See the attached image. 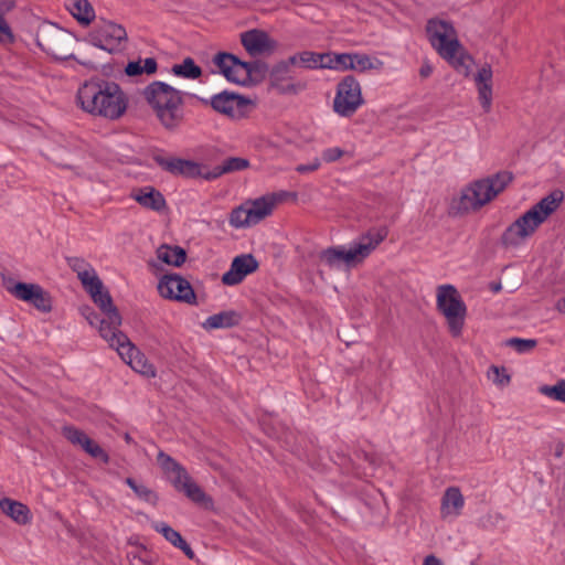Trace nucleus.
I'll return each mask as SVG.
<instances>
[{"label":"nucleus","instance_id":"f257e3e1","mask_svg":"<svg viewBox=\"0 0 565 565\" xmlns=\"http://www.w3.org/2000/svg\"><path fill=\"white\" fill-rule=\"evenodd\" d=\"M73 268L77 273V277L85 290L104 315V318L99 319L95 312L87 308L83 310L85 319L90 326L98 329L99 335L111 349L117 351L120 359L135 372L146 377H154L157 375L154 366L131 343L128 337L119 330L121 317L113 305L111 298L95 269L82 260H75Z\"/></svg>","mask_w":565,"mask_h":565},{"label":"nucleus","instance_id":"f03ea898","mask_svg":"<svg viewBox=\"0 0 565 565\" xmlns=\"http://www.w3.org/2000/svg\"><path fill=\"white\" fill-rule=\"evenodd\" d=\"M76 104L89 115L115 120L126 113L128 97L118 84L95 77L78 87Z\"/></svg>","mask_w":565,"mask_h":565},{"label":"nucleus","instance_id":"7ed1b4c3","mask_svg":"<svg viewBox=\"0 0 565 565\" xmlns=\"http://www.w3.org/2000/svg\"><path fill=\"white\" fill-rule=\"evenodd\" d=\"M564 192L554 190L518 216L503 232L501 241L508 248H519L559 209Z\"/></svg>","mask_w":565,"mask_h":565},{"label":"nucleus","instance_id":"20e7f679","mask_svg":"<svg viewBox=\"0 0 565 565\" xmlns=\"http://www.w3.org/2000/svg\"><path fill=\"white\" fill-rule=\"evenodd\" d=\"M511 181L512 175L509 172L477 180L461 190L458 199L454 201V209L458 212L476 211L498 196Z\"/></svg>","mask_w":565,"mask_h":565},{"label":"nucleus","instance_id":"39448f33","mask_svg":"<svg viewBox=\"0 0 565 565\" xmlns=\"http://www.w3.org/2000/svg\"><path fill=\"white\" fill-rule=\"evenodd\" d=\"M289 195L286 191H279L245 200L232 210L228 224L236 230L253 227L269 217Z\"/></svg>","mask_w":565,"mask_h":565},{"label":"nucleus","instance_id":"423d86ee","mask_svg":"<svg viewBox=\"0 0 565 565\" xmlns=\"http://www.w3.org/2000/svg\"><path fill=\"white\" fill-rule=\"evenodd\" d=\"M142 95L166 128H173L181 121L182 97L175 88L153 82L143 89Z\"/></svg>","mask_w":565,"mask_h":565},{"label":"nucleus","instance_id":"0eeeda50","mask_svg":"<svg viewBox=\"0 0 565 565\" xmlns=\"http://www.w3.org/2000/svg\"><path fill=\"white\" fill-rule=\"evenodd\" d=\"M385 234L377 232L361 237L352 245L329 248L321 254V262L330 267H353L363 262L383 241Z\"/></svg>","mask_w":565,"mask_h":565},{"label":"nucleus","instance_id":"6e6552de","mask_svg":"<svg viewBox=\"0 0 565 565\" xmlns=\"http://www.w3.org/2000/svg\"><path fill=\"white\" fill-rule=\"evenodd\" d=\"M157 161L163 169L172 173H180L186 177H204L205 179H214L223 173L241 171L249 167L248 160L238 157L224 160L212 173H206L203 164L190 160L158 157Z\"/></svg>","mask_w":565,"mask_h":565},{"label":"nucleus","instance_id":"1a4fd4ad","mask_svg":"<svg viewBox=\"0 0 565 565\" xmlns=\"http://www.w3.org/2000/svg\"><path fill=\"white\" fill-rule=\"evenodd\" d=\"M157 462L168 481L195 503L207 505L210 500L202 489L192 480L186 470L169 455L159 451Z\"/></svg>","mask_w":565,"mask_h":565},{"label":"nucleus","instance_id":"9d476101","mask_svg":"<svg viewBox=\"0 0 565 565\" xmlns=\"http://www.w3.org/2000/svg\"><path fill=\"white\" fill-rule=\"evenodd\" d=\"M437 307L446 318L452 335L458 337L463 328L467 308L457 289L451 285L437 288Z\"/></svg>","mask_w":565,"mask_h":565},{"label":"nucleus","instance_id":"9b49d317","mask_svg":"<svg viewBox=\"0 0 565 565\" xmlns=\"http://www.w3.org/2000/svg\"><path fill=\"white\" fill-rule=\"evenodd\" d=\"M430 44L459 74H472L473 57L457 38H430Z\"/></svg>","mask_w":565,"mask_h":565},{"label":"nucleus","instance_id":"f8f14e48","mask_svg":"<svg viewBox=\"0 0 565 565\" xmlns=\"http://www.w3.org/2000/svg\"><path fill=\"white\" fill-rule=\"evenodd\" d=\"M362 88L352 76L344 77L338 83L332 108L341 117H351L363 105Z\"/></svg>","mask_w":565,"mask_h":565},{"label":"nucleus","instance_id":"ddd939ff","mask_svg":"<svg viewBox=\"0 0 565 565\" xmlns=\"http://www.w3.org/2000/svg\"><path fill=\"white\" fill-rule=\"evenodd\" d=\"M6 289L14 298L26 302L42 312H49L52 309L50 295L38 284L9 281Z\"/></svg>","mask_w":565,"mask_h":565},{"label":"nucleus","instance_id":"4468645a","mask_svg":"<svg viewBox=\"0 0 565 565\" xmlns=\"http://www.w3.org/2000/svg\"><path fill=\"white\" fill-rule=\"evenodd\" d=\"M159 295L168 300L193 305L196 296L191 284L178 274L163 275L157 285Z\"/></svg>","mask_w":565,"mask_h":565},{"label":"nucleus","instance_id":"2eb2a0df","mask_svg":"<svg viewBox=\"0 0 565 565\" xmlns=\"http://www.w3.org/2000/svg\"><path fill=\"white\" fill-rule=\"evenodd\" d=\"M290 58L277 63L269 73L271 86L284 95H298L307 88V83L296 79L290 74Z\"/></svg>","mask_w":565,"mask_h":565},{"label":"nucleus","instance_id":"dca6fc26","mask_svg":"<svg viewBox=\"0 0 565 565\" xmlns=\"http://www.w3.org/2000/svg\"><path fill=\"white\" fill-rule=\"evenodd\" d=\"M210 104L215 111L231 119H241L250 109V102L248 99L228 92H222L212 96Z\"/></svg>","mask_w":565,"mask_h":565},{"label":"nucleus","instance_id":"f3484780","mask_svg":"<svg viewBox=\"0 0 565 565\" xmlns=\"http://www.w3.org/2000/svg\"><path fill=\"white\" fill-rule=\"evenodd\" d=\"M217 71L230 82L245 85L250 81V66L241 62L234 55L218 53L213 58Z\"/></svg>","mask_w":565,"mask_h":565},{"label":"nucleus","instance_id":"a211bd4d","mask_svg":"<svg viewBox=\"0 0 565 565\" xmlns=\"http://www.w3.org/2000/svg\"><path fill=\"white\" fill-rule=\"evenodd\" d=\"M478 102L484 113H490L493 102V71L490 64H482L473 74Z\"/></svg>","mask_w":565,"mask_h":565},{"label":"nucleus","instance_id":"6ab92c4d","mask_svg":"<svg viewBox=\"0 0 565 565\" xmlns=\"http://www.w3.org/2000/svg\"><path fill=\"white\" fill-rule=\"evenodd\" d=\"M292 66L307 68V70H320L329 68L335 71V53H318L312 51L298 52L290 57Z\"/></svg>","mask_w":565,"mask_h":565},{"label":"nucleus","instance_id":"aec40b11","mask_svg":"<svg viewBox=\"0 0 565 565\" xmlns=\"http://www.w3.org/2000/svg\"><path fill=\"white\" fill-rule=\"evenodd\" d=\"M257 262L252 255H242L233 259L230 269L222 276L226 286H235L257 269Z\"/></svg>","mask_w":565,"mask_h":565},{"label":"nucleus","instance_id":"412c9836","mask_svg":"<svg viewBox=\"0 0 565 565\" xmlns=\"http://www.w3.org/2000/svg\"><path fill=\"white\" fill-rule=\"evenodd\" d=\"M63 434L70 443L81 447L93 458L103 462L108 461V455L105 452V450L96 441L90 439L85 433L74 427H65Z\"/></svg>","mask_w":565,"mask_h":565},{"label":"nucleus","instance_id":"4be33fe9","mask_svg":"<svg viewBox=\"0 0 565 565\" xmlns=\"http://www.w3.org/2000/svg\"><path fill=\"white\" fill-rule=\"evenodd\" d=\"M465 498L457 487L447 488L440 501V516L446 521L456 520L462 512Z\"/></svg>","mask_w":565,"mask_h":565},{"label":"nucleus","instance_id":"5701e85b","mask_svg":"<svg viewBox=\"0 0 565 565\" xmlns=\"http://www.w3.org/2000/svg\"><path fill=\"white\" fill-rule=\"evenodd\" d=\"M335 71L354 70L358 72H364L367 70L376 68L379 62L370 58L363 54H349L340 53L337 54Z\"/></svg>","mask_w":565,"mask_h":565},{"label":"nucleus","instance_id":"b1692460","mask_svg":"<svg viewBox=\"0 0 565 565\" xmlns=\"http://www.w3.org/2000/svg\"><path fill=\"white\" fill-rule=\"evenodd\" d=\"M246 52L256 58L268 57L278 49L274 38H242Z\"/></svg>","mask_w":565,"mask_h":565},{"label":"nucleus","instance_id":"393cba45","mask_svg":"<svg viewBox=\"0 0 565 565\" xmlns=\"http://www.w3.org/2000/svg\"><path fill=\"white\" fill-rule=\"evenodd\" d=\"M0 510L4 515L19 525H26L32 521V513L30 509L22 502L10 498H3L0 500Z\"/></svg>","mask_w":565,"mask_h":565},{"label":"nucleus","instance_id":"a878e982","mask_svg":"<svg viewBox=\"0 0 565 565\" xmlns=\"http://www.w3.org/2000/svg\"><path fill=\"white\" fill-rule=\"evenodd\" d=\"M241 316L238 312L234 310H226L210 316L205 319L202 326L205 330L224 329L236 326Z\"/></svg>","mask_w":565,"mask_h":565},{"label":"nucleus","instance_id":"bb28decb","mask_svg":"<svg viewBox=\"0 0 565 565\" xmlns=\"http://www.w3.org/2000/svg\"><path fill=\"white\" fill-rule=\"evenodd\" d=\"M70 13L82 24H89L95 18V11L87 0H66Z\"/></svg>","mask_w":565,"mask_h":565},{"label":"nucleus","instance_id":"cd10ccee","mask_svg":"<svg viewBox=\"0 0 565 565\" xmlns=\"http://www.w3.org/2000/svg\"><path fill=\"white\" fill-rule=\"evenodd\" d=\"M134 199L142 206L160 211L164 207L163 196L152 188H143L137 190L132 194Z\"/></svg>","mask_w":565,"mask_h":565},{"label":"nucleus","instance_id":"c85d7f7f","mask_svg":"<svg viewBox=\"0 0 565 565\" xmlns=\"http://www.w3.org/2000/svg\"><path fill=\"white\" fill-rule=\"evenodd\" d=\"M157 257L163 264L180 267L185 262V252L179 246L161 245L157 249Z\"/></svg>","mask_w":565,"mask_h":565},{"label":"nucleus","instance_id":"c756f323","mask_svg":"<svg viewBox=\"0 0 565 565\" xmlns=\"http://www.w3.org/2000/svg\"><path fill=\"white\" fill-rule=\"evenodd\" d=\"M45 41H38V45L46 51L54 58H68L73 53L67 47L63 38H44Z\"/></svg>","mask_w":565,"mask_h":565},{"label":"nucleus","instance_id":"7c9ffc66","mask_svg":"<svg viewBox=\"0 0 565 565\" xmlns=\"http://www.w3.org/2000/svg\"><path fill=\"white\" fill-rule=\"evenodd\" d=\"M157 70V63L153 58L148 57L145 60L131 61L127 64L125 73L128 76H139L142 74H152Z\"/></svg>","mask_w":565,"mask_h":565},{"label":"nucleus","instance_id":"2f4dec72","mask_svg":"<svg viewBox=\"0 0 565 565\" xmlns=\"http://www.w3.org/2000/svg\"><path fill=\"white\" fill-rule=\"evenodd\" d=\"M427 35H455L456 30L452 23L446 19H430L426 25Z\"/></svg>","mask_w":565,"mask_h":565},{"label":"nucleus","instance_id":"473e14b6","mask_svg":"<svg viewBox=\"0 0 565 565\" xmlns=\"http://www.w3.org/2000/svg\"><path fill=\"white\" fill-rule=\"evenodd\" d=\"M172 73L183 78L196 79L201 76L202 71L192 58H185L182 63L172 66Z\"/></svg>","mask_w":565,"mask_h":565},{"label":"nucleus","instance_id":"72a5a7b5","mask_svg":"<svg viewBox=\"0 0 565 565\" xmlns=\"http://www.w3.org/2000/svg\"><path fill=\"white\" fill-rule=\"evenodd\" d=\"M487 377L500 388L507 387L511 382V376L503 366L491 365L487 372Z\"/></svg>","mask_w":565,"mask_h":565},{"label":"nucleus","instance_id":"f704fd0d","mask_svg":"<svg viewBox=\"0 0 565 565\" xmlns=\"http://www.w3.org/2000/svg\"><path fill=\"white\" fill-rule=\"evenodd\" d=\"M126 483L131 488V490L140 500L152 505L157 503V494L145 484L138 483L131 478H127Z\"/></svg>","mask_w":565,"mask_h":565},{"label":"nucleus","instance_id":"c9c22d12","mask_svg":"<svg viewBox=\"0 0 565 565\" xmlns=\"http://www.w3.org/2000/svg\"><path fill=\"white\" fill-rule=\"evenodd\" d=\"M539 392L556 402L565 404V380L558 381L555 385H542Z\"/></svg>","mask_w":565,"mask_h":565},{"label":"nucleus","instance_id":"e433bc0d","mask_svg":"<svg viewBox=\"0 0 565 565\" xmlns=\"http://www.w3.org/2000/svg\"><path fill=\"white\" fill-rule=\"evenodd\" d=\"M153 527L175 547L183 541L181 534L164 522H157L153 524Z\"/></svg>","mask_w":565,"mask_h":565},{"label":"nucleus","instance_id":"4c0bfd02","mask_svg":"<svg viewBox=\"0 0 565 565\" xmlns=\"http://www.w3.org/2000/svg\"><path fill=\"white\" fill-rule=\"evenodd\" d=\"M14 8V1H0V35H12V30L6 20V15Z\"/></svg>","mask_w":565,"mask_h":565},{"label":"nucleus","instance_id":"58836bf2","mask_svg":"<svg viewBox=\"0 0 565 565\" xmlns=\"http://www.w3.org/2000/svg\"><path fill=\"white\" fill-rule=\"evenodd\" d=\"M121 38H93V45L107 51L108 53H114L119 50Z\"/></svg>","mask_w":565,"mask_h":565},{"label":"nucleus","instance_id":"ea45409f","mask_svg":"<svg viewBox=\"0 0 565 565\" xmlns=\"http://www.w3.org/2000/svg\"><path fill=\"white\" fill-rule=\"evenodd\" d=\"M100 35H127L126 29L113 21L103 20L98 24Z\"/></svg>","mask_w":565,"mask_h":565},{"label":"nucleus","instance_id":"a19ab883","mask_svg":"<svg viewBox=\"0 0 565 565\" xmlns=\"http://www.w3.org/2000/svg\"><path fill=\"white\" fill-rule=\"evenodd\" d=\"M507 344L518 353H527L536 347V341L533 339L512 338L507 341Z\"/></svg>","mask_w":565,"mask_h":565},{"label":"nucleus","instance_id":"79ce46f5","mask_svg":"<svg viewBox=\"0 0 565 565\" xmlns=\"http://www.w3.org/2000/svg\"><path fill=\"white\" fill-rule=\"evenodd\" d=\"M321 166L319 158H313L308 163H301L296 167V171L300 174H308L317 171Z\"/></svg>","mask_w":565,"mask_h":565},{"label":"nucleus","instance_id":"37998d69","mask_svg":"<svg viewBox=\"0 0 565 565\" xmlns=\"http://www.w3.org/2000/svg\"><path fill=\"white\" fill-rule=\"evenodd\" d=\"M344 151L341 148L332 147L322 152V159L326 162H333L343 156Z\"/></svg>","mask_w":565,"mask_h":565},{"label":"nucleus","instance_id":"c03bdc74","mask_svg":"<svg viewBox=\"0 0 565 565\" xmlns=\"http://www.w3.org/2000/svg\"><path fill=\"white\" fill-rule=\"evenodd\" d=\"M130 565H153L148 553L146 551H140L138 554H135L130 558Z\"/></svg>","mask_w":565,"mask_h":565},{"label":"nucleus","instance_id":"a18cd8bd","mask_svg":"<svg viewBox=\"0 0 565 565\" xmlns=\"http://www.w3.org/2000/svg\"><path fill=\"white\" fill-rule=\"evenodd\" d=\"M178 548H180L181 551H183V553L190 558V559H193L195 557L194 555V552L192 551V548L189 546V544L183 540L181 542L180 545L177 546Z\"/></svg>","mask_w":565,"mask_h":565},{"label":"nucleus","instance_id":"49530a36","mask_svg":"<svg viewBox=\"0 0 565 565\" xmlns=\"http://www.w3.org/2000/svg\"><path fill=\"white\" fill-rule=\"evenodd\" d=\"M423 565H445L444 562L435 555H428L424 558Z\"/></svg>","mask_w":565,"mask_h":565},{"label":"nucleus","instance_id":"de8ad7c7","mask_svg":"<svg viewBox=\"0 0 565 565\" xmlns=\"http://www.w3.org/2000/svg\"><path fill=\"white\" fill-rule=\"evenodd\" d=\"M239 35H248V36H252V35H267V33L263 30H259V29H250V30H247L245 32H242Z\"/></svg>","mask_w":565,"mask_h":565},{"label":"nucleus","instance_id":"09e8293b","mask_svg":"<svg viewBox=\"0 0 565 565\" xmlns=\"http://www.w3.org/2000/svg\"><path fill=\"white\" fill-rule=\"evenodd\" d=\"M433 72V67L428 64H425L420 67L419 74L422 77H428Z\"/></svg>","mask_w":565,"mask_h":565},{"label":"nucleus","instance_id":"8fccbe9b","mask_svg":"<svg viewBox=\"0 0 565 565\" xmlns=\"http://www.w3.org/2000/svg\"><path fill=\"white\" fill-rule=\"evenodd\" d=\"M555 310L558 311L562 315L565 313V297L561 298L559 300L556 301Z\"/></svg>","mask_w":565,"mask_h":565}]
</instances>
